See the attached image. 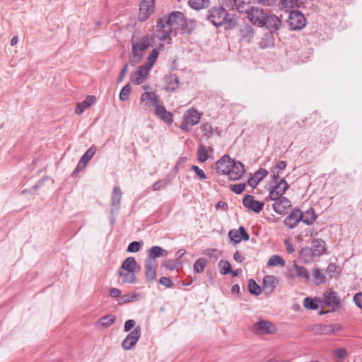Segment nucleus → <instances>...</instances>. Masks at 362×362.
Returning a JSON list of instances; mask_svg holds the SVG:
<instances>
[{"instance_id": "f257e3e1", "label": "nucleus", "mask_w": 362, "mask_h": 362, "mask_svg": "<svg viewBox=\"0 0 362 362\" xmlns=\"http://www.w3.org/2000/svg\"><path fill=\"white\" fill-rule=\"evenodd\" d=\"M158 30L162 33L160 40H165L170 37L173 30H184L186 27V20L182 12L175 11L168 16H163L157 23Z\"/></svg>"}, {"instance_id": "f03ea898", "label": "nucleus", "mask_w": 362, "mask_h": 362, "mask_svg": "<svg viewBox=\"0 0 362 362\" xmlns=\"http://www.w3.org/2000/svg\"><path fill=\"white\" fill-rule=\"evenodd\" d=\"M227 16L226 10L221 6L211 8L207 13V19L216 27L222 25L226 22Z\"/></svg>"}, {"instance_id": "7ed1b4c3", "label": "nucleus", "mask_w": 362, "mask_h": 362, "mask_svg": "<svg viewBox=\"0 0 362 362\" xmlns=\"http://www.w3.org/2000/svg\"><path fill=\"white\" fill-rule=\"evenodd\" d=\"M286 21L292 30H302L306 25L305 16L298 10L291 11Z\"/></svg>"}, {"instance_id": "20e7f679", "label": "nucleus", "mask_w": 362, "mask_h": 362, "mask_svg": "<svg viewBox=\"0 0 362 362\" xmlns=\"http://www.w3.org/2000/svg\"><path fill=\"white\" fill-rule=\"evenodd\" d=\"M252 331L257 335L272 334L276 332V327L271 322L262 320L253 325Z\"/></svg>"}, {"instance_id": "39448f33", "label": "nucleus", "mask_w": 362, "mask_h": 362, "mask_svg": "<svg viewBox=\"0 0 362 362\" xmlns=\"http://www.w3.org/2000/svg\"><path fill=\"white\" fill-rule=\"evenodd\" d=\"M247 15L249 20L254 24L259 27H264V21L267 16V13L259 7L250 6L247 9Z\"/></svg>"}, {"instance_id": "423d86ee", "label": "nucleus", "mask_w": 362, "mask_h": 362, "mask_svg": "<svg viewBox=\"0 0 362 362\" xmlns=\"http://www.w3.org/2000/svg\"><path fill=\"white\" fill-rule=\"evenodd\" d=\"M141 328L140 326H136L122 341V346L124 350L132 349L137 343L140 338Z\"/></svg>"}, {"instance_id": "0eeeda50", "label": "nucleus", "mask_w": 362, "mask_h": 362, "mask_svg": "<svg viewBox=\"0 0 362 362\" xmlns=\"http://www.w3.org/2000/svg\"><path fill=\"white\" fill-rule=\"evenodd\" d=\"M288 276L291 279H294L297 277L303 279L305 281L310 279V275L307 269L296 263L288 269Z\"/></svg>"}, {"instance_id": "6e6552de", "label": "nucleus", "mask_w": 362, "mask_h": 362, "mask_svg": "<svg viewBox=\"0 0 362 362\" xmlns=\"http://www.w3.org/2000/svg\"><path fill=\"white\" fill-rule=\"evenodd\" d=\"M132 54L134 57L141 59L143 52L149 47V40L148 36H144L139 41L135 42L134 37H132Z\"/></svg>"}, {"instance_id": "1a4fd4ad", "label": "nucleus", "mask_w": 362, "mask_h": 362, "mask_svg": "<svg viewBox=\"0 0 362 362\" xmlns=\"http://www.w3.org/2000/svg\"><path fill=\"white\" fill-rule=\"evenodd\" d=\"M154 0H143L140 4L139 19L145 21L154 11Z\"/></svg>"}, {"instance_id": "9d476101", "label": "nucleus", "mask_w": 362, "mask_h": 362, "mask_svg": "<svg viewBox=\"0 0 362 362\" xmlns=\"http://www.w3.org/2000/svg\"><path fill=\"white\" fill-rule=\"evenodd\" d=\"M243 206L255 213H259L264 207V203L255 199L254 196L247 194L243 199Z\"/></svg>"}, {"instance_id": "9b49d317", "label": "nucleus", "mask_w": 362, "mask_h": 362, "mask_svg": "<svg viewBox=\"0 0 362 362\" xmlns=\"http://www.w3.org/2000/svg\"><path fill=\"white\" fill-rule=\"evenodd\" d=\"M272 200L274 202L272 204L273 209L280 215L284 214L286 210L291 206V201L285 197H280Z\"/></svg>"}, {"instance_id": "f8f14e48", "label": "nucleus", "mask_w": 362, "mask_h": 362, "mask_svg": "<svg viewBox=\"0 0 362 362\" xmlns=\"http://www.w3.org/2000/svg\"><path fill=\"white\" fill-rule=\"evenodd\" d=\"M151 71L147 66L141 65L131 75V81L135 85L141 84L147 78Z\"/></svg>"}, {"instance_id": "ddd939ff", "label": "nucleus", "mask_w": 362, "mask_h": 362, "mask_svg": "<svg viewBox=\"0 0 362 362\" xmlns=\"http://www.w3.org/2000/svg\"><path fill=\"white\" fill-rule=\"evenodd\" d=\"M122 192L118 186L114 187L111 194V215L117 214L120 209Z\"/></svg>"}, {"instance_id": "4468645a", "label": "nucleus", "mask_w": 362, "mask_h": 362, "mask_svg": "<svg viewBox=\"0 0 362 362\" xmlns=\"http://www.w3.org/2000/svg\"><path fill=\"white\" fill-rule=\"evenodd\" d=\"M245 173V167L240 161H235L231 159V167L230 168L229 179L238 180L240 179Z\"/></svg>"}, {"instance_id": "2eb2a0df", "label": "nucleus", "mask_w": 362, "mask_h": 362, "mask_svg": "<svg viewBox=\"0 0 362 362\" xmlns=\"http://www.w3.org/2000/svg\"><path fill=\"white\" fill-rule=\"evenodd\" d=\"M263 23L264 27L269 30L271 32H274L280 29L282 25V21L274 15L268 16L267 14Z\"/></svg>"}, {"instance_id": "dca6fc26", "label": "nucleus", "mask_w": 362, "mask_h": 362, "mask_svg": "<svg viewBox=\"0 0 362 362\" xmlns=\"http://www.w3.org/2000/svg\"><path fill=\"white\" fill-rule=\"evenodd\" d=\"M216 166L218 173L223 175H228L229 177L230 168L231 167V158L229 156L224 155L216 162Z\"/></svg>"}, {"instance_id": "f3484780", "label": "nucleus", "mask_w": 362, "mask_h": 362, "mask_svg": "<svg viewBox=\"0 0 362 362\" xmlns=\"http://www.w3.org/2000/svg\"><path fill=\"white\" fill-rule=\"evenodd\" d=\"M288 188V185L287 182L284 179L281 180V181L277 183L270 191V199H275L279 198L280 197H283V194L285 193Z\"/></svg>"}, {"instance_id": "a211bd4d", "label": "nucleus", "mask_w": 362, "mask_h": 362, "mask_svg": "<svg viewBox=\"0 0 362 362\" xmlns=\"http://www.w3.org/2000/svg\"><path fill=\"white\" fill-rule=\"evenodd\" d=\"M140 103L147 107L156 106L158 104V98L155 92L146 91L141 95Z\"/></svg>"}, {"instance_id": "6ab92c4d", "label": "nucleus", "mask_w": 362, "mask_h": 362, "mask_svg": "<svg viewBox=\"0 0 362 362\" xmlns=\"http://www.w3.org/2000/svg\"><path fill=\"white\" fill-rule=\"evenodd\" d=\"M168 251L160 246H153L148 250V257L145 259L151 261L153 263H157L156 258L165 257Z\"/></svg>"}, {"instance_id": "aec40b11", "label": "nucleus", "mask_w": 362, "mask_h": 362, "mask_svg": "<svg viewBox=\"0 0 362 362\" xmlns=\"http://www.w3.org/2000/svg\"><path fill=\"white\" fill-rule=\"evenodd\" d=\"M155 114L156 116L164 121L168 124H170L173 122V115L171 112L167 111L165 107L160 104H158L155 106Z\"/></svg>"}, {"instance_id": "412c9836", "label": "nucleus", "mask_w": 362, "mask_h": 362, "mask_svg": "<svg viewBox=\"0 0 362 362\" xmlns=\"http://www.w3.org/2000/svg\"><path fill=\"white\" fill-rule=\"evenodd\" d=\"M240 36L241 40L250 42L254 37L255 32L252 25L245 23L240 26Z\"/></svg>"}, {"instance_id": "4be33fe9", "label": "nucleus", "mask_w": 362, "mask_h": 362, "mask_svg": "<svg viewBox=\"0 0 362 362\" xmlns=\"http://www.w3.org/2000/svg\"><path fill=\"white\" fill-rule=\"evenodd\" d=\"M301 221L300 210L298 209H294L284 221L285 226L290 228H295L297 224Z\"/></svg>"}, {"instance_id": "5701e85b", "label": "nucleus", "mask_w": 362, "mask_h": 362, "mask_svg": "<svg viewBox=\"0 0 362 362\" xmlns=\"http://www.w3.org/2000/svg\"><path fill=\"white\" fill-rule=\"evenodd\" d=\"M325 303L329 306L336 308L340 305L341 299L336 292L329 291L324 293Z\"/></svg>"}, {"instance_id": "b1692460", "label": "nucleus", "mask_w": 362, "mask_h": 362, "mask_svg": "<svg viewBox=\"0 0 362 362\" xmlns=\"http://www.w3.org/2000/svg\"><path fill=\"white\" fill-rule=\"evenodd\" d=\"M338 330L333 325L317 324L313 327V331L317 334H331Z\"/></svg>"}, {"instance_id": "393cba45", "label": "nucleus", "mask_w": 362, "mask_h": 362, "mask_svg": "<svg viewBox=\"0 0 362 362\" xmlns=\"http://www.w3.org/2000/svg\"><path fill=\"white\" fill-rule=\"evenodd\" d=\"M309 248L314 252V256L320 257L325 252V243L321 239H314Z\"/></svg>"}, {"instance_id": "a878e982", "label": "nucleus", "mask_w": 362, "mask_h": 362, "mask_svg": "<svg viewBox=\"0 0 362 362\" xmlns=\"http://www.w3.org/2000/svg\"><path fill=\"white\" fill-rule=\"evenodd\" d=\"M121 268L127 272H137L141 269L140 265L136 262L133 257H127L122 262Z\"/></svg>"}, {"instance_id": "bb28decb", "label": "nucleus", "mask_w": 362, "mask_h": 362, "mask_svg": "<svg viewBox=\"0 0 362 362\" xmlns=\"http://www.w3.org/2000/svg\"><path fill=\"white\" fill-rule=\"evenodd\" d=\"M201 118L200 114L194 108L187 110L184 114V119L191 125L197 124Z\"/></svg>"}, {"instance_id": "cd10ccee", "label": "nucleus", "mask_w": 362, "mask_h": 362, "mask_svg": "<svg viewBox=\"0 0 362 362\" xmlns=\"http://www.w3.org/2000/svg\"><path fill=\"white\" fill-rule=\"evenodd\" d=\"M145 275L148 281H154L156 278L157 263H153L151 261L145 260Z\"/></svg>"}, {"instance_id": "c85d7f7f", "label": "nucleus", "mask_w": 362, "mask_h": 362, "mask_svg": "<svg viewBox=\"0 0 362 362\" xmlns=\"http://www.w3.org/2000/svg\"><path fill=\"white\" fill-rule=\"evenodd\" d=\"M96 101V98L95 96L93 95H88L86 97L85 100H83L81 103H78L77 105V107L75 110V112L77 115L82 114L84 110L88 108V107L91 106L93 104H94Z\"/></svg>"}, {"instance_id": "c756f323", "label": "nucleus", "mask_w": 362, "mask_h": 362, "mask_svg": "<svg viewBox=\"0 0 362 362\" xmlns=\"http://www.w3.org/2000/svg\"><path fill=\"white\" fill-rule=\"evenodd\" d=\"M116 320V317L113 315H107L100 317L96 322L95 325L98 327L103 328H107L111 326Z\"/></svg>"}, {"instance_id": "7c9ffc66", "label": "nucleus", "mask_w": 362, "mask_h": 362, "mask_svg": "<svg viewBox=\"0 0 362 362\" xmlns=\"http://www.w3.org/2000/svg\"><path fill=\"white\" fill-rule=\"evenodd\" d=\"M300 221L307 225H310L315 219L316 216L314 210L310 209L305 212L300 211Z\"/></svg>"}, {"instance_id": "2f4dec72", "label": "nucleus", "mask_w": 362, "mask_h": 362, "mask_svg": "<svg viewBox=\"0 0 362 362\" xmlns=\"http://www.w3.org/2000/svg\"><path fill=\"white\" fill-rule=\"evenodd\" d=\"M276 277L272 275H267L263 279V287L268 293L272 292L275 287Z\"/></svg>"}, {"instance_id": "473e14b6", "label": "nucleus", "mask_w": 362, "mask_h": 362, "mask_svg": "<svg viewBox=\"0 0 362 362\" xmlns=\"http://www.w3.org/2000/svg\"><path fill=\"white\" fill-rule=\"evenodd\" d=\"M141 298V294L132 293L123 295L118 300L119 304H124L132 301H136Z\"/></svg>"}, {"instance_id": "72a5a7b5", "label": "nucleus", "mask_w": 362, "mask_h": 362, "mask_svg": "<svg viewBox=\"0 0 362 362\" xmlns=\"http://www.w3.org/2000/svg\"><path fill=\"white\" fill-rule=\"evenodd\" d=\"M300 257L305 263H311L317 256H314V252L311 251L309 247L303 248L300 252Z\"/></svg>"}, {"instance_id": "f704fd0d", "label": "nucleus", "mask_w": 362, "mask_h": 362, "mask_svg": "<svg viewBox=\"0 0 362 362\" xmlns=\"http://www.w3.org/2000/svg\"><path fill=\"white\" fill-rule=\"evenodd\" d=\"M209 158V156L206 146L202 144H199L197 148V160L200 163H204Z\"/></svg>"}, {"instance_id": "c9c22d12", "label": "nucleus", "mask_w": 362, "mask_h": 362, "mask_svg": "<svg viewBox=\"0 0 362 362\" xmlns=\"http://www.w3.org/2000/svg\"><path fill=\"white\" fill-rule=\"evenodd\" d=\"M119 276L122 279L123 283L125 284H134L136 281V277L133 272H120Z\"/></svg>"}, {"instance_id": "e433bc0d", "label": "nucleus", "mask_w": 362, "mask_h": 362, "mask_svg": "<svg viewBox=\"0 0 362 362\" xmlns=\"http://www.w3.org/2000/svg\"><path fill=\"white\" fill-rule=\"evenodd\" d=\"M96 151V149L94 146H90L82 156L80 159L82 163L85 165L88 164V163L90 160V159L93 157Z\"/></svg>"}, {"instance_id": "4c0bfd02", "label": "nucleus", "mask_w": 362, "mask_h": 362, "mask_svg": "<svg viewBox=\"0 0 362 362\" xmlns=\"http://www.w3.org/2000/svg\"><path fill=\"white\" fill-rule=\"evenodd\" d=\"M158 50L156 48L153 49L150 53V54L148 56L147 63L144 65L147 66L148 69H151L158 57Z\"/></svg>"}, {"instance_id": "58836bf2", "label": "nucleus", "mask_w": 362, "mask_h": 362, "mask_svg": "<svg viewBox=\"0 0 362 362\" xmlns=\"http://www.w3.org/2000/svg\"><path fill=\"white\" fill-rule=\"evenodd\" d=\"M284 259L278 255H272L267 262V265L269 267H275L277 265L284 266Z\"/></svg>"}, {"instance_id": "ea45409f", "label": "nucleus", "mask_w": 362, "mask_h": 362, "mask_svg": "<svg viewBox=\"0 0 362 362\" xmlns=\"http://www.w3.org/2000/svg\"><path fill=\"white\" fill-rule=\"evenodd\" d=\"M313 280L316 285L321 284L325 281V275L319 269L313 270Z\"/></svg>"}, {"instance_id": "a19ab883", "label": "nucleus", "mask_w": 362, "mask_h": 362, "mask_svg": "<svg viewBox=\"0 0 362 362\" xmlns=\"http://www.w3.org/2000/svg\"><path fill=\"white\" fill-rule=\"evenodd\" d=\"M218 267L222 275L230 274L232 272L231 265L227 260H221L218 263Z\"/></svg>"}, {"instance_id": "79ce46f5", "label": "nucleus", "mask_w": 362, "mask_h": 362, "mask_svg": "<svg viewBox=\"0 0 362 362\" xmlns=\"http://www.w3.org/2000/svg\"><path fill=\"white\" fill-rule=\"evenodd\" d=\"M209 0H189V5L195 10H199L207 6Z\"/></svg>"}, {"instance_id": "37998d69", "label": "nucleus", "mask_w": 362, "mask_h": 362, "mask_svg": "<svg viewBox=\"0 0 362 362\" xmlns=\"http://www.w3.org/2000/svg\"><path fill=\"white\" fill-rule=\"evenodd\" d=\"M248 289L250 293L258 296L261 293L260 286L256 283L254 279H250L248 281Z\"/></svg>"}, {"instance_id": "c03bdc74", "label": "nucleus", "mask_w": 362, "mask_h": 362, "mask_svg": "<svg viewBox=\"0 0 362 362\" xmlns=\"http://www.w3.org/2000/svg\"><path fill=\"white\" fill-rule=\"evenodd\" d=\"M234 6L240 13H247V9H249L251 6L246 4L244 0H233Z\"/></svg>"}, {"instance_id": "a18cd8bd", "label": "nucleus", "mask_w": 362, "mask_h": 362, "mask_svg": "<svg viewBox=\"0 0 362 362\" xmlns=\"http://www.w3.org/2000/svg\"><path fill=\"white\" fill-rule=\"evenodd\" d=\"M206 265V259L204 258H199L197 259L194 264V270L197 273H202L204 272Z\"/></svg>"}, {"instance_id": "49530a36", "label": "nucleus", "mask_w": 362, "mask_h": 362, "mask_svg": "<svg viewBox=\"0 0 362 362\" xmlns=\"http://www.w3.org/2000/svg\"><path fill=\"white\" fill-rule=\"evenodd\" d=\"M131 86L129 83L125 85L121 90L119 93V99L122 101H127L129 100V94L131 92Z\"/></svg>"}, {"instance_id": "de8ad7c7", "label": "nucleus", "mask_w": 362, "mask_h": 362, "mask_svg": "<svg viewBox=\"0 0 362 362\" xmlns=\"http://www.w3.org/2000/svg\"><path fill=\"white\" fill-rule=\"evenodd\" d=\"M168 183L169 180L168 179L160 180L153 185L152 189L153 191L163 189L166 187Z\"/></svg>"}, {"instance_id": "09e8293b", "label": "nucleus", "mask_w": 362, "mask_h": 362, "mask_svg": "<svg viewBox=\"0 0 362 362\" xmlns=\"http://www.w3.org/2000/svg\"><path fill=\"white\" fill-rule=\"evenodd\" d=\"M228 236L230 239L234 242V243L237 244L240 242L241 238L240 237V232L238 230H230L228 233Z\"/></svg>"}, {"instance_id": "8fccbe9b", "label": "nucleus", "mask_w": 362, "mask_h": 362, "mask_svg": "<svg viewBox=\"0 0 362 362\" xmlns=\"http://www.w3.org/2000/svg\"><path fill=\"white\" fill-rule=\"evenodd\" d=\"M303 305L305 308L310 310H315L317 308V303L312 298L307 297L304 299Z\"/></svg>"}, {"instance_id": "3c124183", "label": "nucleus", "mask_w": 362, "mask_h": 362, "mask_svg": "<svg viewBox=\"0 0 362 362\" xmlns=\"http://www.w3.org/2000/svg\"><path fill=\"white\" fill-rule=\"evenodd\" d=\"M141 246V243L138 241H133L130 243L127 247V251L129 252H138Z\"/></svg>"}, {"instance_id": "603ef678", "label": "nucleus", "mask_w": 362, "mask_h": 362, "mask_svg": "<svg viewBox=\"0 0 362 362\" xmlns=\"http://www.w3.org/2000/svg\"><path fill=\"white\" fill-rule=\"evenodd\" d=\"M327 272L330 277H333L335 274L339 273V267L334 263L329 264L327 268Z\"/></svg>"}, {"instance_id": "864d4df0", "label": "nucleus", "mask_w": 362, "mask_h": 362, "mask_svg": "<svg viewBox=\"0 0 362 362\" xmlns=\"http://www.w3.org/2000/svg\"><path fill=\"white\" fill-rule=\"evenodd\" d=\"M280 4L284 8H291L298 6L296 0H281Z\"/></svg>"}, {"instance_id": "5fc2aeb1", "label": "nucleus", "mask_w": 362, "mask_h": 362, "mask_svg": "<svg viewBox=\"0 0 362 362\" xmlns=\"http://www.w3.org/2000/svg\"><path fill=\"white\" fill-rule=\"evenodd\" d=\"M245 188V183H239L230 185V189L235 194H241Z\"/></svg>"}, {"instance_id": "6e6d98bb", "label": "nucleus", "mask_w": 362, "mask_h": 362, "mask_svg": "<svg viewBox=\"0 0 362 362\" xmlns=\"http://www.w3.org/2000/svg\"><path fill=\"white\" fill-rule=\"evenodd\" d=\"M268 175V171L264 168H259L255 174L257 182L262 180Z\"/></svg>"}, {"instance_id": "4d7b16f0", "label": "nucleus", "mask_w": 362, "mask_h": 362, "mask_svg": "<svg viewBox=\"0 0 362 362\" xmlns=\"http://www.w3.org/2000/svg\"><path fill=\"white\" fill-rule=\"evenodd\" d=\"M191 169L194 171L196 175L199 177L200 180H206V175L205 173L197 165H192Z\"/></svg>"}, {"instance_id": "13d9d810", "label": "nucleus", "mask_w": 362, "mask_h": 362, "mask_svg": "<svg viewBox=\"0 0 362 362\" xmlns=\"http://www.w3.org/2000/svg\"><path fill=\"white\" fill-rule=\"evenodd\" d=\"M347 355V351L344 348H339L334 351V356L338 359H344Z\"/></svg>"}, {"instance_id": "bf43d9fd", "label": "nucleus", "mask_w": 362, "mask_h": 362, "mask_svg": "<svg viewBox=\"0 0 362 362\" xmlns=\"http://www.w3.org/2000/svg\"><path fill=\"white\" fill-rule=\"evenodd\" d=\"M129 64L128 63L125 64L123 68L122 69L119 75L118 76V83H121L124 78H125L127 73L128 71Z\"/></svg>"}, {"instance_id": "052dcab7", "label": "nucleus", "mask_w": 362, "mask_h": 362, "mask_svg": "<svg viewBox=\"0 0 362 362\" xmlns=\"http://www.w3.org/2000/svg\"><path fill=\"white\" fill-rule=\"evenodd\" d=\"M159 283L166 288H170L173 284L172 280L168 277H161Z\"/></svg>"}, {"instance_id": "680f3d73", "label": "nucleus", "mask_w": 362, "mask_h": 362, "mask_svg": "<svg viewBox=\"0 0 362 362\" xmlns=\"http://www.w3.org/2000/svg\"><path fill=\"white\" fill-rule=\"evenodd\" d=\"M135 321L134 320H128L125 322L124 326V331L127 332L130 331L135 326Z\"/></svg>"}, {"instance_id": "e2e57ef3", "label": "nucleus", "mask_w": 362, "mask_h": 362, "mask_svg": "<svg viewBox=\"0 0 362 362\" xmlns=\"http://www.w3.org/2000/svg\"><path fill=\"white\" fill-rule=\"evenodd\" d=\"M354 301L358 308L362 309V293H356L354 296Z\"/></svg>"}, {"instance_id": "0e129e2a", "label": "nucleus", "mask_w": 362, "mask_h": 362, "mask_svg": "<svg viewBox=\"0 0 362 362\" xmlns=\"http://www.w3.org/2000/svg\"><path fill=\"white\" fill-rule=\"evenodd\" d=\"M202 130L204 133L205 135L209 136L212 134V127L209 124H204L202 126Z\"/></svg>"}, {"instance_id": "69168bd1", "label": "nucleus", "mask_w": 362, "mask_h": 362, "mask_svg": "<svg viewBox=\"0 0 362 362\" xmlns=\"http://www.w3.org/2000/svg\"><path fill=\"white\" fill-rule=\"evenodd\" d=\"M239 232H240V238H243L244 240L247 241L250 239V235L245 230V228L243 226H240L239 228Z\"/></svg>"}, {"instance_id": "338daca9", "label": "nucleus", "mask_w": 362, "mask_h": 362, "mask_svg": "<svg viewBox=\"0 0 362 362\" xmlns=\"http://www.w3.org/2000/svg\"><path fill=\"white\" fill-rule=\"evenodd\" d=\"M164 267L172 271L176 268V263L173 259H168L165 262Z\"/></svg>"}, {"instance_id": "774afa93", "label": "nucleus", "mask_w": 362, "mask_h": 362, "mask_svg": "<svg viewBox=\"0 0 362 362\" xmlns=\"http://www.w3.org/2000/svg\"><path fill=\"white\" fill-rule=\"evenodd\" d=\"M121 291L118 288H112L110 289V296L112 298H117L120 296Z\"/></svg>"}]
</instances>
